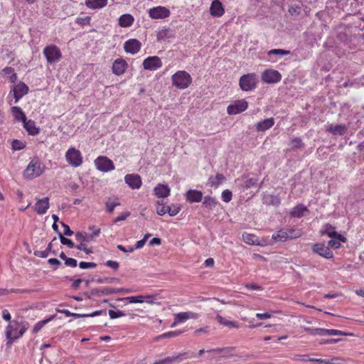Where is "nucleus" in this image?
Returning a JSON list of instances; mask_svg holds the SVG:
<instances>
[{"instance_id": "41", "label": "nucleus", "mask_w": 364, "mask_h": 364, "mask_svg": "<svg viewBox=\"0 0 364 364\" xmlns=\"http://www.w3.org/2000/svg\"><path fill=\"white\" fill-rule=\"evenodd\" d=\"M320 256L330 259L333 257V253L328 247H320Z\"/></svg>"}, {"instance_id": "24", "label": "nucleus", "mask_w": 364, "mask_h": 364, "mask_svg": "<svg viewBox=\"0 0 364 364\" xmlns=\"http://www.w3.org/2000/svg\"><path fill=\"white\" fill-rule=\"evenodd\" d=\"M24 129L27 131L28 134L35 136L37 135L40 129L36 127V123L33 120H27V119L23 122Z\"/></svg>"}, {"instance_id": "36", "label": "nucleus", "mask_w": 364, "mask_h": 364, "mask_svg": "<svg viewBox=\"0 0 364 364\" xmlns=\"http://www.w3.org/2000/svg\"><path fill=\"white\" fill-rule=\"evenodd\" d=\"M183 333L182 331H173L164 333L155 338V341H158L160 338H168L179 336Z\"/></svg>"}, {"instance_id": "54", "label": "nucleus", "mask_w": 364, "mask_h": 364, "mask_svg": "<svg viewBox=\"0 0 364 364\" xmlns=\"http://www.w3.org/2000/svg\"><path fill=\"white\" fill-rule=\"evenodd\" d=\"M145 242H146L145 240L142 239L141 240H139L138 242H136L135 247H130L129 248V252H132L134 250L140 249V248L143 247Z\"/></svg>"}, {"instance_id": "11", "label": "nucleus", "mask_w": 364, "mask_h": 364, "mask_svg": "<svg viewBox=\"0 0 364 364\" xmlns=\"http://www.w3.org/2000/svg\"><path fill=\"white\" fill-rule=\"evenodd\" d=\"M150 18L154 19L166 18L170 16V11L164 6H159L153 7L148 11Z\"/></svg>"}, {"instance_id": "23", "label": "nucleus", "mask_w": 364, "mask_h": 364, "mask_svg": "<svg viewBox=\"0 0 364 364\" xmlns=\"http://www.w3.org/2000/svg\"><path fill=\"white\" fill-rule=\"evenodd\" d=\"M12 328H13V326L9 324L7 328H6V337L8 340H10V341L7 342V345L9 346H11V343H12V340H15L19 337H21V336H23V334L26 332V328L23 326L20 331H19V333L17 335V336H13L12 335Z\"/></svg>"}, {"instance_id": "17", "label": "nucleus", "mask_w": 364, "mask_h": 364, "mask_svg": "<svg viewBox=\"0 0 364 364\" xmlns=\"http://www.w3.org/2000/svg\"><path fill=\"white\" fill-rule=\"evenodd\" d=\"M124 181L132 189H139L142 183L141 176L138 174H127Z\"/></svg>"}, {"instance_id": "53", "label": "nucleus", "mask_w": 364, "mask_h": 364, "mask_svg": "<svg viewBox=\"0 0 364 364\" xmlns=\"http://www.w3.org/2000/svg\"><path fill=\"white\" fill-rule=\"evenodd\" d=\"M169 208V206H166L165 205V204L164 205H162L161 207H159V206H156V213L158 215H165L166 213H168V210Z\"/></svg>"}, {"instance_id": "55", "label": "nucleus", "mask_w": 364, "mask_h": 364, "mask_svg": "<svg viewBox=\"0 0 364 364\" xmlns=\"http://www.w3.org/2000/svg\"><path fill=\"white\" fill-rule=\"evenodd\" d=\"M129 215V212L123 213L114 219V223H118L119 221L125 220Z\"/></svg>"}, {"instance_id": "3", "label": "nucleus", "mask_w": 364, "mask_h": 364, "mask_svg": "<svg viewBox=\"0 0 364 364\" xmlns=\"http://www.w3.org/2000/svg\"><path fill=\"white\" fill-rule=\"evenodd\" d=\"M301 235L300 230L298 229H287L280 230L272 236V239L275 242H284L288 240L298 238Z\"/></svg>"}, {"instance_id": "59", "label": "nucleus", "mask_w": 364, "mask_h": 364, "mask_svg": "<svg viewBox=\"0 0 364 364\" xmlns=\"http://www.w3.org/2000/svg\"><path fill=\"white\" fill-rule=\"evenodd\" d=\"M341 339H326V338H320V345L321 344H331V343H336L338 342Z\"/></svg>"}, {"instance_id": "49", "label": "nucleus", "mask_w": 364, "mask_h": 364, "mask_svg": "<svg viewBox=\"0 0 364 364\" xmlns=\"http://www.w3.org/2000/svg\"><path fill=\"white\" fill-rule=\"evenodd\" d=\"M109 316L112 319H114L125 316V314L122 311H115L113 310H109Z\"/></svg>"}, {"instance_id": "35", "label": "nucleus", "mask_w": 364, "mask_h": 364, "mask_svg": "<svg viewBox=\"0 0 364 364\" xmlns=\"http://www.w3.org/2000/svg\"><path fill=\"white\" fill-rule=\"evenodd\" d=\"M143 299H144V300L146 299V302H147L148 304L159 305L161 304V302L159 301L158 300L161 298L159 297L157 294H155V295L147 294V295H144Z\"/></svg>"}, {"instance_id": "20", "label": "nucleus", "mask_w": 364, "mask_h": 364, "mask_svg": "<svg viewBox=\"0 0 364 364\" xmlns=\"http://www.w3.org/2000/svg\"><path fill=\"white\" fill-rule=\"evenodd\" d=\"M154 194L159 198H166L169 196L171 189L168 185L159 183L154 189Z\"/></svg>"}, {"instance_id": "60", "label": "nucleus", "mask_w": 364, "mask_h": 364, "mask_svg": "<svg viewBox=\"0 0 364 364\" xmlns=\"http://www.w3.org/2000/svg\"><path fill=\"white\" fill-rule=\"evenodd\" d=\"M65 264L66 266L71 267H75L77 264L76 259L69 257L67 259H65Z\"/></svg>"}, {"instance_id": "29", "label": "nucleus", "mask_w": 364, "mask_h": 364, "mask_svg": "<svg viewBox=\"0 0 364 364\" xmlns=\"http://www.w3.org/2000/svg\"><path fill=\"white\" fill-rule=\"evenodd\" d=\"M225 179V177L223 174L217 173L215 176H210L208 182L211 186L218 187L223 183Z\"/></svg>"}, {"instance_id": "45", "label": "nucleus", "mask_w": 364, "mask_h": 364, "mask_svg": "<svg viewBox=\"0 0 364 364\" xmlns=\"http://www.w3.org/2000/svg\"><path fill=\"white\" fill-rule=\"evenodd\" d=\"M119 205H120V203L119 201H113V202L108 201L107 203H106L107 210L109 213H112L114 210V208Z\"/></svg>"}, {"instance_id": "8", "label": "nucleus", "mask_w": 364, "mask_h": 364, "mask_svg": "<svg viewBox=\"0 0 364 364\" xmlns=\"http://www.w3.org/2000/svg\"><path fill=\"white\" fill-rule=\"evenodd\" d=\"M262 80L264 83H277L282 80V75L275 70L267 69L262 73Z\"/></svg>"}, {"instance_id": "46", "label": "nucleus", "mask_w": 364, "mask_h": 364, "mask_svg": "<svg viewBox=\"0 0 364 364\" xmlns=\"http://www.w3.org/2000/svg\"><path fill=\"white\" fill-rule=\"evenodd\" d=\"M258 179L257 178H250L246 179L244 183V186L246 188H250L257 184Z\"/></svg>"}, {"instance_id": "37", "label": "nucleus", "mask_w": 364, "mask_h": 364, "mask_svg": "<svg viewBox=\"0 0 364 364\" xmlns=\"http://www.w3.org/2000/svg\"><path fill=\"white\" fill-rule=\"evenodd\" d=\"M328 130L334 134L342 135L344 134V132L346 131V127L344 125H341V124L331 126L329 127Z\"/></svg>"}, {"instance_id": "18", "label": "nucleus", "mask_w": 364, "mask_h": 364, "mask_svg": "<svg viewBox=\"0 0 364 364\" xmlns=\"http://www.w3.org/2000/svg\"><path fill=\"white\" fill-rule=\"evenodd\" d=\"M141 44L136 39H129L124 44V50L131 54L137 53L141 49Z\"/></svg>"}, {"instance_id": "58", "label": "nucleus", "mask_w": 364, "mask_h": 364, "mask_svg": "<svg viewBox=\"0 0 364 364\" xmlns=\"http://www.w3.org/2000/svg\"><path fill=\"white\" fill-rule=\"evenodd\" d=\"M90 18L89 16H86L85 18H77L76 19V23L80 25H87L90 23Z\"/></svg>"}, {"instance_id": "39", "label": "nucleus", "mask_w": 364, "mask_h": 364, "mask_svg": "<svg viewBox=\"0 0 364 364\" xmlns=\"http://www.w3.org/2000/svg\"><path fill=\"white\" fill-rule=\"evenodd\" d=\"M53 318V316H51L48 319H45V320H43V321H38V323H36V325L34 326L33 328V333H38L39 331L41 330V328L47 323H48L50 321H51L52 319Z\"/></svg>"}, {"instance_id": "1", "label": "nucleus", "mask_w": 364, "mask_h": 364, "mask_svg": "<svg viewBox=\"0 0 364 364\" xmlns=\"http://www.w3.org/2000/svg\"><path fill=\"white\" fill-rule=\"evenodd\" d=\"M321 232L323 235L326 234L328 237H331V240L328 241V245L334 249L339 248L341 245V242H346L347 241L346 237L338 233L336 231H335L333 227L328 224L323 227Z\"/></svg>"}, {"instance_id": "63", "label": "nucleus", "mask_w": 364, "mask_h": 364, "mask_svg": "<svg viewBox=\"0 0 364 364\" xmlns=\"http://www.w3.org/2000/svg\"><path fill=\"white\" fill-rule=\"evenodd\" d=\"M48 250H43V251H36L35 252V255L41 257V258H46L48 256Z\"/></svg>"}, {"instance_id": "19", "label": "nucleus", "mask_w": 364, "mask_h": 364, "mask_svg": "<svg viewBox=\"0 0 364 364\" xmlns=\"http://www.w3.org/2000/svg\"><path fill=\"white\" fill-rule=\"evenodd\" d=\"M210 14L213 16L220 17L223 15L225 10L222 3L219 0H214L210 7Z\"/></svg>"}, {"instance_id": "56", "label": "nucleus", "mask_w": 364, "mask_h": 364, "mask_svg": "<svg viewBox=\"0 0 364 364\" xmlns=\"http://www.w3.org/2000/svg\"><path fill=\"white\" fill-rule=\"evenodd\" d=\"M76 247L77 250L84 251L87 254H90L92 252L91 249L87 247L85 243L80 242V245H78Z\"/></svg>"}, {"instance_id": "62", "label": "nucleus", "mask_w": 364, "mask_h": 364, "mask_svg": "<svg viewBox=\"0 0 364 364\" xmlns=\"http://www.w3.org/2000/svg\"><path fill=\"white\" fill-rule=\"evenodd\" d=\"M48 262L50 265L55 266V269L61 264V262L56 258H50L48 260Z\"/></svg>"}, {"instance_id": "2", "label": "nucleus", "mask_w": 364, "mask_h": 364, "mask_svg": "<svg viewBox=\"0 0 364 364\" xmlns=\"http://www.w3.org/2000/svg\"><path fill=\"white\" fill-rule=\"evenodd\" d=\"M171 80L173 86L183 90L191 84L192 77L186 71L179 70L172 75Z\"/></svg>"}, {"instance_id": "4", "label": "nucleus", "mask_w": 364, "mask_h": 364, "mask_svg": "<svg viewBox=\"0 0 364 364\" xmlns=\"http://www.w3.org/2000/svg\"><path fill=\"white\" fill-rule=\"evenodd\" d=\"M44 171V166L38 160H32L23 172V176L31 180L41 176Z\"/></svg>"}, {"instance_id": "33", "label": "nucleus", "mask_w": 364, "mask_h": 364, "mask_svg": "<svg viewBox=\"0 0 364 364\" xmlns=\"http://www.w3.org/2000/svg\"><path fill=\"white\" fill-rule=\"evenodd\" d=\"M306 210V208L304 205H299L292 209L291 215L294 218H301Z\"/></svg>"}, {"instance_id": "48", "label": "nucleus", "mask_w": 364, "mask_h": 364, "mask_svg": "<svg viewBox=\"0 0 364 364\" xmlns=\"http://www.w3.org/2000/svg\"><path fill=\"white\" fill-rule=\"evenodd\" d=\"M60 312L64 314L66 316H73L75 318H81V317H85V315L84 314H80L76 313H72L68 309H63L60 311Z\"/></svg>"}, {"instance_id": "61", "label": "nucleus", "mask_w": 364, "mask_h": 364, "mask_svg": "<svg viewBox=\"0 0 364 364\" xmlns=\"http://www.w3.org/2000/svg\"><path fill=\"white\" fill-rule=\"evenodd\" d=\"M105 265L109 267H111L115 270L118 269L119 268V263L116 261H112V260H108L106 263H105Z\"/></svg>"}, {"instance_id": "27", "label": "nucleus", "mask_w": 364, "mask_h": 364, "mask_svg": "<svg viewBox=\"0 0 364 364\" xmlns=\"http://www.w3.org/2000/svg\"><path fill=\"white\" fill-rule=\"evenodd\" d=\"M11 113L14 117V119L16 121H21L23 122L27 119L25 113L20 107H12Z\"/></svg>"}, {"instance_id": "51", "label": "nucleus", "mask_w": 364, "mask_h": 364, "mask_svg": "<svg viewBox=\"0 0 364 364\" xmlns=\"http://www.w3.org/2000/svg\"><path fill=\"white\" fill-rule=\"evenodd\" d=\"M193 334L196 336H198L202 335V334L208 335L209 334V326H205V327H203V328H200L196 329L193 332Z\"/></svg>"}, {"instance_id": "25", "label": "nucleus", "mask_w": 364, "mask_h": 364, "mask_svg": "<svg viewBox=\"0 0 364 364\" xmlns=\"http://www.w3.org/2000/svg\"><path fill=\"white\" fill-rule=\"evenodd\" d=\"M274 124V119L273 117H270L257 122L256 124V129L259 132H264L270 129Z\"/></svg>"}, {"instance_id": "6", "label": "nucleus", "mask_w": 364, "mask_h": 364, "mask_svg": "<svg viewBox=\"0 0 364 364\" xmlns=\"http://www.w3.org/2000/svg\"><path fill=\"white\" fill-rule=\"evenodd\" d=\"M67 162L73 167H79L82 164L81 152L74 147L70 148L65 154Z\"/></svg>"}, {"instance_id": "40", "label": "nucleus", "mask_w": 364, "mask_h": 364, "mask_svg": "<svg viewBox=\"0 0 364 364\" xmlns=\"http://www.w3.org/2000/svg\"><path fill=\"white\" fill-rule=\"evenodd\" d=\"M289 146L292 149H296L302 147L303 143L300 138L294 137L290 139Z\"/></svg>"}, {"instance_id": "64", "label": "nucleus", "mask_w": 364, "mask_h": 364, "mask_svg": "<svg viewBox=\"0 0 364 364\" xmlns=\"http://www.w3.org/2000/svg\"><path fill=\"white\" fill-rule=\"evenodd\" d=\"M225 326H228L229 328H238L240 327L237 322L232 321H227Z\"/></svg>"}, {"instance_id": "22", "label": "nucleus", "mask_w": 364, "mask_h": 364, "mask_svg": "<svg viewBox=\"0 0 364 364\" xmlns=\"http://www.w3.org/2000/svg\"><path fill=\"white\" fill-rule=\"evenodd\" d=\"M177 318V321L183 323L188 319H197L199 318V314L193 311L180 312L175 314Z\"/></svg>"}, {"instance_id": "9", "label": "nucleus", "mask_w": 364, "mask_h": 364, "mask_svg": "<svg viewBox=\"0 0 364 364\" xmlns=\"http://www.w3.org/2000/svg\"><path fill=\"white\" fill-rule=\"evenodd\" d=\"M248 102L245 100L235 101L227 107V112L230 115L237 114L247 109Z\"/></svg>"}, {"instance_id": "42", "label": "nucleus", "mask_w": 364, "mask_h": 364, "mask_svg": "<svg viewBox=\"0 0 364 364\" xmlns=\"http://www.w3.org/2000/svg\"><path fill=\"white\" fill-rule=\"evenodd\" d=\"M289 54H290V51L284 49H272L267 52V55L269 56H272L273 55H287Z\"/></svg>"}, {"instance_id": "7", "label": "nucleus", "mask_w": 364, "mask_h": 364, "mask_svg": "<svg viewBox=\"0 0 364 364\" xmlns=\"http://www.w3.org/2000/svg\"><path fill=\"white\" fill-rule=\"evenodd\" d=\"M43 54L48 63L50 64L58 62L62 58L60 50L55 45L46 46L43 50Z\"/></svg>"}, {"instance_id": "5", "label": "nucleus", "mask_w": 364, "mask_h": 364, "mask_svg": "<svg viewBox=\"0 0 364 364\" xmlns=\"http://www.w3.org/2000/svg\"><path fill=\"white\" fill-rule=\"evenodd\" d=\"M257 84L255 73H248L240 77L239 85L243 91H250L256 88Z\"/></svg>"}, {"instance_id": "52", "label": "nucleus", "mask_w": 364, "mask_h": 364, "mask_svg": "<svg viewBox=\"0 0 364 364\" xmlns=\"http://www.w3.org/2000/svg\"><path fill=\"white\" fill-rule=\"evenodd\" d=\"M97 264L95 262H80L79 264V267L81 269H91L96 267Z\"/></svg>"}, {"instance_id": "47", "label": "nucleus", "mask_w": 364, "mask_h": 364, "mask_svg": "<svg viewBox=\"0 0 364 364\" xmlns=\"http://www.w3.org/2000/svg\"><path fill=\"white\" fill-rule=\"evenodd\" d=\"M232 197V192L229 190H225L222 193L223 200L225 203H228L231 200Z\"/></svg>"}, {"instance_id": "30", "label": "nucleus", "mask_w": 364, "mask_h": 364, "mask_svg": "<svg viewBox=\"0 0 364 364\" xmlns=\"http://www.w3.org/2000/svg\"><path fill=\"white\" fill-rule=\"evenodd\" d=\"M242 237L243 241L247 244L252 245H259L258 237L253 234L245 232L242 234Z\"/></svg>"}, {"instance_id": "12", "label": "nucleus", "mask_w": 364, "mask_h": 364, "mask_svg": "<svg viewBox=\"0 0 364 364\" xmlns=\"http://www.w3.org/2000/svg\"><path fill=\"white\" fill-rule=\"evenodd\" d=\"M36 203L33 206V210L38 215H44L50 207L49 198L45 197L43 198H36Z\"/></svg>"}, {"instance_id": "31", "label": "nucleus", "mask_w": 364, "mask_h": 364, "mask_svg": "<svg viewBox=\"0 0 364 364\" xmlns=\"http://www.w3.org/2000/svg\"><path fill=\"white\" fill-rule=\"evenodd\" d=\"M348 333L336 329L320 328V336H346Z\"/></svg>"}, {"instance_id": "21", "label": "nucleus", "mask_w": 364, "mask_h": 364, "mask_svg": "<svg viewBox=\"0 0 364 364\" xmlns=\"http://www.w3.org/2000/svg\"><path fill=\"white\" fill-rule=\"evenodd\" d=\"M186 198L190 203H198L201 201L203 193L198 190H189L186 193Z\"/></svg>"}, {"instance_id": "44", "label": "nucleus", "mask_w": 364, "mask_h": 364, "mask_svg": "<svg viewBox=\"0 0 364 364\" xmlns=\"http://www.w3.org/2000/svg\"><path fill=\"white\" fill-rule=\"evenodd\" d=\"M58 235H59V237L60 240V242L63 245H68L70 248L75 247L74 243L70 239H68V238L63 237V235H62V233L60 232H58Z\"/></svg>"}, {"instance_id": "50", "label": "nucleus", "mask_w": 364, "mask_h": 364, "mask_svg": "<svg viewBox=\"0 0 364 364\" xmlns=\"http://www.w3.org/2000/svg\"><path fill=\"white\" fill-rule=\"evenodd\" d=\"M181 207L178 205L169 206L168 213L170 216H175L179 213Z\"/></svg>"}, {"instance_id": "14", "label": "nucleus", "mask_w": 364, "mask_h": 364, "mask_svg": "<svg viewBox=\"0 0 364 364\" xmlns=\"http://www.w3.org/2000/svg\"><path fill=\"white\" fill-rule=\"evenodd\" d=\"M119 290H114V288L112 287H100L92 289L90 292V294L87 293L86 295L87 296V298H90V295L101 296L119 294Z\"/></svg>"}, {"instance_id": "15", "label": "nucleus", "mask_w": 364, "mask_h": 364, "mask_svg": "<svg viewBox=\"0 0 364 364\" xmlns=\"http://www.w3.org/2000/svg\"><path fill=\"white\" fill-rule=\"evenodd\" d=\"M12 92H14L15 103H16L28 92V87L24 82H21L14 86Z\"/></svg>"}, {"instance_id": "16", "label": "nucleus", "mask_w": 364, "mask_h": 364, "mask_svg": "<svg viewBox=\"0 0 364 364\" xmlns=\"http://www.w3.org/2000/svg\"><path fill=\"white\" fill-rule=\"evenodd\" d=\"M128 67L127 63L122 58L116 59L112 65V73L117 75H123Z\"/></svg>"}, {"instance_id": "43", "label": "nucleus", "mask_w": 364, "mask_h": 364, "mask_svg": "<svg viewBox=\"0 0 364 364\" xmlns=\"http://www.w3.org/2000/svg\"><path fill=\"white\" fill-rule=\"evenodd\" d=\"M26 146V144L22 141L15 139L12 142V149L14 151H18L24 149Z\"/></svg>"}, {"instance_id": "28", "label": "nucleus", "mask_w": 364, "mask_h": 364, "mask_svg": "<svg viewBox=\"0 0 364 364\" xmlns=\"http://www.w3.org/2000/svg\"><path fill=\"white\" fill-rule=\"evenodd\" d=\"M134 17L131 14H123L119 18V24L122 27H129L132 25Z\"/></svg>"}, {"instance_id": "34", "label": "nucleus", "mask_w": 364, "mask_h": 364, "mask_svg": "<svg viewBox=\"0 0 364 364\" xmlns=\"http://www.w3.org/2000/svg\"><path fill=\"white\" fill-rule=\"evenodd\" d=\"M217 203V200L215 198L210 196H205L203 202V204L209 209H213L215 208Z\"/></svg>"}, {"instance_id": "10", "label": "nucleus", "mask_w": 364, "mask_h": 364, "mask_svg": "<svg viewBox=\"0 0 364 364\" xmlns=\"http://www.w3.org/2000/svg\"><path fill=\"white\" fill-rule=\"evenodd\" d=\"M97 168L103 172H107L114 169V166L112 160L106 156H99L95 161Z\"/></svg>"}, {"instance_id": "57", "label": "nucleus", "mask_w": 364, "mask_h": 364, "mask_svg": "<svg viewBox=\"0 0 364 364\" xmlns=\"http://www.w3.org/2000/svg\"><path fill=\"white\" fill-rule=\"evenodd\" d=\"M61 225H62V226H63V228L64 229L63 234L65 235H66V236H71L73 234V232L70 230V227L67 224L61 222Z\"/></svg>"}, {"instance_id": "32", "label": "nucleus", "mask_w": 364, "mask_h": 364, "mask_svg": "<svg viewBox=\"0 0 364 364\" xmlns=\"http://www.w3.org/2000/svg\"><path fill=\"white\" fill-rule=\"evenodd\" d=\"M75 239L80 242H90L93 240V235H88L87 232H77L75 233Z\"/></svg>"}, {"instance_id": "13", "label": "nucleus", "mask_w": 364, "mask_h": 364, "mask_svg": "<svg viewBox=\"0 0 364 364\" xmlns=\"http://www.w3.org/2000/svg\"><path fill=\"white\" fill-rule=\"evenodd\" d=\"M143 66L145 70H156L162 66V62L158 56H151L144 60Z\"/></svg>"}, {"instance_id": "38", "label": "nucleus", "mask_w": 364, "mask_h": 364, "mask_svg": "<svg viewBox=\"0 0 364 364\" xmlns=\"http://www.w3.org/2000/svg\"><path fill=\"white\" fill-rule=\"evenodd\" d=\"M143 297L144 295L132 296L126 298H119L117 300L121 301L126 299L128 300L130 303H143L144 301Z\"/></svg>"}, {"instance_id": "26", "label": "nucleus", "mask_w": 364, "mask_h": 364, "mask_svg": "<svg viewBox=\"0 0 364 364\" xmlns=\"http://www.w3.org/2000/svg\"><path fill=\"white\" fill-rule=\"evenodd\" d=\"M107 4V0H85L87 7L92 9H101Z\"/></svg>"}]
</instances>
